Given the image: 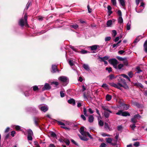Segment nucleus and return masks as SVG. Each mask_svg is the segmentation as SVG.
<instances>
[{
	"label": "nucleus",
	"instance_id": "412c9836",
	"mask_svg": "<svg viewBox=\"0 0 147 147\" xmlns=\"http://www.w3.org/2000/svg\"><path fill=\"white\" fill-rule=\"evenodd\" d=\"M94 120V117L92 115H90L88 117V121L90 123L92 122Z\"/></svg>",
	"mask_w": 147,
	"mask_h": 147
},
{
	"label": "nucleus",
	"instance_id": "0eeeda50",
	"mask_svg": "<svg viewBox=\"0 0 147 147\" xmlns=\"http://www.w3.org/2000/svg\"><path fill=\"white\" fill-rule=\"evenodd\" d=\"M57 123L59 125H62L61 126V127L64 128L65 129H69V127L65 126V124L64 123H63L61 121H57Z\"/></svg>",
	"mask_w": 147,
	"mask_h": 147
},
{
	"label": "nucleus",
	"instance_id": "ea45409f",
	"mask_svg": "<svg viewBox=\"0 0 147 147\" xmlns=\"http://www.w3.org/2000/svg\"><path fill=\"white\" fill-rule=\"evenodd\" d=\"M123 65H124L127 66L128 65V63L127 60H124L123 61Z\"/></svg>",
	"mask_w": 147,
	"mask_h": 147
},
{
	"label": "nucleus",
	"instance_id": "a878e982",
	"mask_svg": "<svg viewBox=\"0 0 147 147\" xmlns=\"http://www.w3.org/2000/svg\"><path fill=\"white\" fill-rule=\"evenodd\" d=\"M119 1L120 4L123 6L124 7L125 5V1L124 0H118Z\"/></svg>",
	"mask_w": 147,
	"mask_h": 147
},
{
	"label": "nucleus",
	"instance_id": "e433bc0d",
	"mask_svg": "<svg viewBox=\"0 0 147 147\" xmlns=\"http://www.w3.org/2000/svg\"><path fill=\"white\" fill-rule=\"evenodd\" d=\"M83 112L84 115L86 116H88V115L87 114V110L85 107H84L83 108Z\"/></svg>",
	"mask_w": 147,
	"mask_h": 147
},
{
	"label": "nucleus",
	"instance_id": "f3484780",
	"mask_svg": "<svg viewBox=\"0 0 147 147\" xmlns=\"http://www.w3.org/2000/svg\"><path fill=\"white\" fill-rule=\"evenodd\" d=\"M79 136L80 138V139L83 140H84L85 141H87L88 140V138H87L86 137V136H81L80 135H79Z\"/></svg>",
	"mask_w": 147,
	"mask_h": 147
},
{
	"label": "nucleus",
	"instance_id": "c9c22d12",
	"mask_svg": "<svg viewBox=\"0 0 147 147\" xmlns=\"http://www.w3.org/2000/svg\"><path fill=\"white\" fill-rule=\"evenodd\" d=\"M70 26L71 28H73L75 29H77L78 27V26L77 24L71 25Z\"/></svg>",
	"mask_w": 147,
	"mask_h": 147
},
{
	"label": "nucleus",
	"instance_id": "052dcab7",
	"mask_svg": "<svg viewBox=\"0 0 147 147\" xmlns=\"http://www.w3.org/2000/svg\"><path fill=\"white\" fill-rule=\"evenodd\" d=\"M111 39V38L110 37H107L105 38V41H108L110 40Z\"/></svg>",
	"mask_w": 147,
	"mask_h": 147
},
{
	"label": "nucleus",
	"instance_id": "79ce46f5",
	"mask_svg": "<svg viewBox=\"0 0 147 147\" xmlns=\"http://www.w3.org/2000/svg\"><path fill=\"white\" fill-rule=\"evenodd\" d=\"M119 44H118V43H117L116 44H113L112 45V48H115V47H116V48L117 47L119 46Z\"/></svg>",
	"mask_w": 147,
	"mask_h": 147
},
{
	"label": "nucleus",
	"instance_id": "6e6552de",
	"mask_svg": "<svg viewBox=\"0 0 147 147\" xmlns=\"http://www.w3.org/2000/svg\"><path fill=\"white\" fill-rule=\"evenodd\" d=\"M51 88V86L48 83H46L44 86L42 88V90L44 91L45 90H48Z\"/></svg>",
	"mask_w": 147,
	"mask_h": 147
},
{
	"label": "nucleus",
	"instance_id": "603ef678",
	"mask_svg": "<svg viewBox=\"0 0 147 147\" xmlns=\"http://www.w3.org/2000/svg\"><path fill=\"white\" fill-rule=\"evenodd\" d=\"M111 2L113 5H116V0H111Z\"/></svg>",
	"mask_w": 147,
	"mask_h": 147
},
{
	"label": "nucleus",
	"instance_id": "e2e57ef3",
	"mask_svg": "<svg viewBox=\"0 0 147 147\" xmlns=\"http://www.w3.org/2000/svg\"><path fill=\"white\" fill-rule=\"evenodd\" d=\"M88 136L90 138H92V137L91 136L90 134L88 132H86V134L84 136Z\"/></svg>",
	"mask_w": 147,
	"mask_h": 147
},
{
	"label": "nucleus",
	"instance_id": "423d86ee",
	"mask_svg": "<svg viewBox=\"0 0 147 147\" xmlns=\"http://www.w3.org/2000/svg\"><path fill=\"white\" fill-rule=\"evenodd\" d=\"M106 142L107 143L111 144V145L113 146H115L116 144L117 143V140H114V143L112 142L113 140L110 138H106Z\"/></svg>",
	"mask_w": 147,
	"mask_h": 147
},
{
	"label": "nucleus",
	"instance_id": "774afa93",
	"mask_svg": "<svg viewBox=\"0 0 147 147\" xmlns=\"http://www.w3.org/2000/svg\"><path fill=\"white\" fill-rule=\"evenodd\" d=\"M16 134V132L15 131H12L11 132V135L13 137H14V134Z\"/></svg>",
	"mask_w": 147,
	"mask_h": 147
},
{
	"label": "nucleus",
	"instance_id": "09e8293b",
	"mask_svg": "<svg viewBox=\"0 0 147 147\" xmlns=\"http://www.w3.org/2000/svg\"><path fill=\"white\" fill-rule=\"evenodd\" d=\"M32 136L28 135V140H32Z\"/></svg>",
	"mask_w": 147,
	"mask_h": 147
},
{
	"label": "nucleus",
	"instance_id": "b1692460",
	"mask_svg": "<svg viewBox=\"0 0 147 147\" xmlns=\"http://www.w3.org/2000/svg\"><path fill=\"white\" fill-rule=\"evenodd\" d=\"M118 23L121 24L123 23V19L121 16H119L118 18Z\"/></svg>",
	"mask_w": 147,
	"mask_h": 147
},
{
	"label": "nucleus",
	"instance_id": "6ab92c4d",
	"mask_svg": "<svg viewBox=\"0 0 147 147\" xmlns=\"http://www.w3.org/2000/svg\"><path fill=\"white\" fill-rule=\"evenodd\" d=\"M123 86V85L120 83H118L116 84V86L115 87L119 89H121V87Z\"/></svg>",
	"mask_w": 147,
	"mask_h": 147
},
{
	"label": "nucleus",
	"instance_id": "20e7f679",
	"mask_svg": "<svg viewBox=\"0 0 147 147\" xmlns=\"http://www.w3.org/2000/svg\"><path fill=\"white\" fill-rule=\"evenodd\" d=\"M109 62L112 64L115 68H117V66L118 63L117 60L115 59H110L109 60Z\"/></svg>",
	"mask_w": 147,
	"mask_h": 147
},
{
	"label": "nucleus",
	"instance_id": "dca6fc26",
	"mask_svg": "<svg viewBox=\"0 0 147 147\" xmlns=\"http://www.w3.org/2000/svg\"><path fill=\"white\" fill-rule=\"evenodd\" d=\"M98 47H99L98 45H95L90 47V48L91 50H95L97 49Z\"/></svg>",
	"mask_w": 147,
	"mask_h": 147
},
{
	"label": "nucleus",
	"instance_id": "69168bd1",
	"mask_svg": "<svg viewBox=\"0 0 147 147\" xmlns=\"http://www.w3.org/2000/svg\"><path fill=\"white\" fill-rule=\"evenodd\" d=\"M81 118L84 121H85L86 119V118L85 116L83 115H81Z\"/></svg>",
	"mask_w": 147,
	"mask_h": 147
},
{
	"label": "nucleus",
	"instance_id": "7ed1b4c3",
	"mask_svg": "<svg viewBox=\"0 0 147 147\" xmlns=\"http://www.w3.org/2000/svg\"><path fill=\"white\" fill-rule=\"evenodd\" d=\"M58 80L63 83L64 86L66 85L69 82V79L66 77L62 76L58 78Z\"/></svg>",
	"mask_w": 147,
	"mask_h": 147
},
{
	"label": "nucleus",
	"instance_id": "72a5a7b5",
	"mask_svg": "<svg viewBox=\"0 0 147 147\" xmlns=\"http://www.w3.org/2000/svg\"><path fill=\"white\" fill-rule=\"evenodd\" d=\"M136 73H139L142 71V70L140 69V67H137L136 68Z\"/></svg>",
	"mask_w": 147,
	"mask_h": 147
},
{
	"label": "nucleus",
	"instance_id": "aec40b11",
	"mask_svg": "<svg viewBox=\"0 0 147 147\" xmlns=\"http://www.w3.org/2000/svg\"><path fill=\"white\" fill-rule=\"evenodd\" d=\"M52 72L53 73L55 72L56 71H58V70L57 69V66L56 65H52Z\"/></svg>",
	"mask_w": 147,
	"mask_h": 147
},
{
	"label": "nucleus",
	"instance_id": "cd10ccee",
	"mask_svg": "<svg viewBox=\"0 0 147 147\" xmlns=\"http://www.w3.org/2000/svg\"><path fill=\"white\" fill-rule=\"evenodd\" d=\"M112 21L110 20L108 21L107 23V25L108 26H111L112 24Z\"/></svg>",
	"mask_w": 147,
	"mask_h": 147
},
{
	"label": "nucleus",
	"instance_id": "5fc2aeb1",
	"mask_svg": "<svg viewBox=\"0 0 147 147\" xmlns=\"http://www.w3.org/2000/svg\"><path fill=\"white\" fill-rule=\"evenodd\" d=\"M51 135L54 137H56V136L55 133L53 132H51Z\"/></svg>",
	"mask_w": 147,
	"mask_h": 147
},
{
	"label": "nucleus",
	"instance_id": "1a4fd4ad",
	"mask_svg": "<svg viewBox=\"0 0 147 147\" xmlns=\"http://www.w3.org/2000/svg\"><path fill=\"white\" fill-rule=\"evenodd\" d=\"M104 127L106 129L108 130L109 131H111L112 130L111 125H108L106 122L105 123Z\"/></svg>",
	"mask_w": 147,
	"mask_h": 147
},
{
	"label": "nucleus",
	"instance_id": "473e14b6",
	"mask_svg": "<svg viewBox=\"0 0 147 147\" xmlns=\"http://www.w3.org/2000/svg\"><path fill=\"white\" fill-rule=\"evenodd\" d=\"M137 118H135L134 116L133 118L131 119V121L133 123H136L137 122Z\"/></svg>",
	"mask_w": 147,
	"mask_h": 147
},
{
	"label": "nucleus",
	"instance_id": "de8ad7c7",
	"mask_svg": "<svg viewBox=\"0 0 147 147\" xmlns=\"http://www.w3.org/2000/svg\"><path fill=\"white\" fill-rule=\"evenodd\" d=\"M15 128L18 131H20L21 129V127L19 126L16 125L15 126Z\"/></svg>",
	"mask_w": 147,
	"mask_h": 147
},
{
	"label": "nucleus",
	"instance_id": "c85d7f7f",
	"mask_svg": "<svg viewBox=\"0 0 147 147\" xmlns=\"http://www.w3.org/2000/svg\"><path fill=\"white\" fill-rule=\"evenodd\" d=\"M102 87L105 89H108V85L106 84H103L101 86Z\"/></svg>",
	"mask_w": 147,
	"mask_h": 147
},
{
	"label": "nucleus",
	"instance_id": "2eb2a0df",
	"mask_svg": "<svg viewBox=\"0 0 147 147\" xmlns=\"http://www.w3.org/2000/svg\"><path fill=\"white\" fill-rule=\"evenodd\" d=\"M28 111L33 113H37V111L36 110L35 108H30L28 109Z\"/></svg>",
	"mask_w": 147,
	"mask_h": 147
},
{
	"label": "nucleus",
	"instance_id": "4c0bfd02",
	"mask_svg": "<svg viewBox=\"0 0 147 147\" xmlns=\"http://www.w3.org/2000/svg\"><path fill=\"white\" fill-rule=\"evenodd\" d=\"M129 108V106L126 104H124L123 105V108L124 109L127 110Z\"/></svg>",
	"mask_w": 147,
	"mask_h": 147
},
{
	"label": "nucleus",
	"instance_id": "bf43d9fd",
	"mask_svg": "<svg viewBox=\"0 0 147 147\" xmlns=\"http://www.w3.org/2000/svg\"><path fill=\"white\" fill-rule=\"evenodd\" d=\"M109 84L111 86L114 87H115V86H116V84L113 82L109 83Z\"/></svg>",
	"mask_w": 147,
	"mask_h": 147
},
{
	"label": "nucleus",
	"instance_id": "4be33fe9",
	"mask_svg": "<svg viewBox=\"0 0 147 147\" xmlns=\"http://www.w3.org/2000/svg\"><path fill=\"white\" fill-rule=\"evenodd\" d=\"M107 9L108 10V13H109V15H110L112 13L111 11V7L110 6L108 5L107 6Z\"/></svg>",
	"mask_w": 147,
	"mask_h": 147
},
{
	"label": "nucleus",
	"instance_id": "58836bf2",
	"mask_svg": "<svg viewBox=\"0 0 147 147\" xmlns=\"http://www.w3.org/2000/svg\"><path fill=\"white\" fill-rule=\"evenodd\" d=\"M28 135L33 136V133L31 129H29L28 131Z\"/></svg>",
	"mask_w": 147,
	"mask_h": 147
},
{
	"label": "nucleus",
	"instance_id": "864d4df0",
	"mask_svg": "<svg viewBox=\"0 0 147 147\" xmlns=\"http://www.w3.org/2000/svg\"><path fill=\"white\" fill-rule=\"evenodd\" d=\"M122 111L120 110L118 112H117L116 114L119 115H122Z\"/></svg>",
	"mask_w": 147,
	"mask_h": 147
},
{
	"label": "nucleus",
	"instance_id": "0e129e2a",
	"mask_svg": "<svg viewBox=\"0 0 147 147\" xmlns=\"http://www.w3.org/2000/svg\"><path fill=\"white\" fill-rule=\"evenodd\" d=\"M69 65L71 66H72L74 65V63L73 62V61H71V60H69Z\"/></svg>",
	"mask_w": 147,
	"mask_h": 147
},
{
	"label": "nucleus",
	"instance_id": "7c9ffc66",
	"mask_svg": "<svg viewBox=\"0 0 147 147\" xmlns=\"http://www.w3.org/2000/svg\"><path fill=\"white\" fill-rule=\"evenodd\" d=\"M131 22H129L128 23L127 25L126 29L127 30H129L130 29L131 26Z\"/></svg>",
	"mask_w": 147,
	"mask_h": 147
},
{
	"label": "nucleus",
	"instance_id": "a211bd4d",
	"mask_svg": "<svg viewBox=\"0 0 147 147\" xmlns=\"http://www.w3.org/2000/svg\"><path fill=\"white\" fill-rule=\"evenodd\" d=\"M68 102L69 103L73 105H74L76 103L75 100L73 99H71L68 100Z\"/></svg>",
	"mask_w": 147,
	"mask_h": 147
},
{
	"label": "nucleus",
	"instance_id": "5701e85b",
	"mask_svg": "<svg viewBox=\"0 0 147 147\" xmlns=\"http://www.w3.org/2000/svg\"><path fill=\"white\" fill-rule=\"evenodd\" d=\"M112 96L111 95H110L109 94H107L106 96V100L108 101H110L112 98Z\"/></svg>",
	"mask_w": 147,
	"mask_h": 147
},
{
	"label": "nucleus",
	"instance_id": "a18cd8bd",
	"mask_svg": "<svg viewBox=\"0 0 147 147\" xmlns=\"http://www.w3.org/2000/svg\"><path fill=\"white\" fill-rule=\"evenodd\" d=\"M33 90L34 91H36L38 90V86H34L33 87Z\"/></svg>",
	"mask_w": 147,
	"mask_h": 147
},
{
	"label": "nucleus",
	"instance_id": "ddd939ff",
	"mask_svg": "<svg viewBox=\"0 0 147 147\" xmlns=\"http://www.w3.org/2000/svg\"><path fill=\"white\" fill-rule=\"evenodd\" d=\"M34 122L35 124L36 125L38 126V122L39 121V119L38 118L35 117L34 118Z\"/></svg>",
	"mask_w": 147,
	"mask_h": 147
},
{
	"label": "nucleus",
	"instance_id": "37998d69",
	"mask_svg": "<svg viewBox=\"0 0 147 147\" xmlns=\"http://www.w3.org/2000/svg\"><path fill=\"white\" fill-rule=\"evenodd\" d=\"M134 117L136 118L137 119H139L141 118V116L138 114L135 115Z\"/></svg>",
	"mask_w": 147,
	"mask_h": 147
},
{
	"label": "nucleus",
	"instance_id": "f704fd0d",
	"mask_svg": "<svg viewBox=\"0 0 147 147\" xmlns=\"http://www.w3.org/2000/svg\"><path fill=\"white\" fill-rule=\"evenodd\" d=\"M98 125L101 127H102L104 125L103 122L101 120H99L98 121Z\"/></svg>",
	"mask_w": 147,
	"mask_h": 147
},
{
	"label": "nucleus",
	"instance_id": "39448f33",
	"mask_svg": "<svg viewBox=\"0 0 147 147\" xmlns=\"http://www.w3.org/2000/svg\"><path fill=\"white\" fill-rule=\"evenodd\" d=\"M39 109L42 111L46 112L48 110V108L47 106L40 105L38 106Z\"/></svg>",
	"mask_w": 147,
	"mask_h": 147
},
{
	"label": "nucleus",
	"instance_id": "338daca9",
	"mask_svg": "<svg viewBox=\"0 0 147 147\" xmlns=\"http://www.w3.org/2000/svg\"><path fill=\"white\" fill-rule=\"evenodd\" d=\"M125 52V51L123 50H120L118 51V53L119 54L122 55Z\"/></svg>",
	"mask_w": 147,
	"mask_h": 147
},
{
	"label": "nucleus",
	"instance_id": "6e6d98bb",
	"mask_svg": "<svg viewBox=\"0 0 147 147\" xmlns=\"http://www.w3.org/2000/svg\"><path fill=\"white\" fill-rule=\"evenodd\" d=\"M80 52L82 54H85L87 53V51L86 50H82Z\"/></svg>",
	"mask_w": 147,
	"mask_h": 147
},
{
	"label": "nucleus",
	"instance_id": "393cba45",
	"mask_svg": "<svg viewBox=\"0 0 147 147\" xmlns=\"http://www.w3.org/2000/svg\"><path fill=\"white\" fill-rule=\"evenodd\" d=\"M130 114L127 112H123L122 113V116H129Z\"/></svg>",
	"mask_w": 147,
	"mask_h": 147
},
{
	"label": "nucleus",
	"instance_id": "49530a36",
	"mask_svg": "<svg viewBox=\"0 0 147 147\" xmlns=\"http://www.w3.org/2000/svg\"><path fill=\"white\" fill-rule=\"evenodd\" d=\"M140 40V39L138 37L136 38L135 40L134 41L133 43L136 44Z\"/></svg>",
	"mask_w": 147,
	"mask_h": 147
},
{
	"label": "nucleus",
	"instance_id": "680f3d73",
	"mask_svg": "<svg viewBox=\"0 0 147 147\" xmlns=\"http://www.w3.org/2000/svg\"><path fill=\"white\" fill-rule=\"evenodd\" d=\"M112 33L114 36H115L117 35V32L115 30H113Z\"/></svg>",
	"mask_w": 147,
	"mask_h": 147
},
{
	"label": "nucleus",
	"instance_id": "c03bdc74",
	"mask_svg": "<svg viewBox=\"0 0 147 147\" xmlns=\"http://www.w3.org/2000/svg\"><path fill=\"white\" fill-rule=\"evenodd\" d=\"M130 127H131L132 130H134L135 127H136L135 123L132 124V125H130Z\"/></svg>",
	"mask_w": 147,
	"mask_h": 147
},
{
	"label": "nucleus",
	"instance_id": "f8f14e48",
	"mask_svg": "<svg viewBox=\"0 0 147 147\" xmlns=\"http://www.w3.org/2000/svg\"><path fill=\"white\" fill-rule=\"evenodd\" d=\"M143 47L144 51L146 53H147V40L145 42L144 44Z\"/></svg>",
	"mask_w": 147,
	"mask_h": 147
},
{
	"label": "nucleus",
	"instance_id": "4468645a",
	"mask_svg": "<svg viewBox=\"0 0 147 147\" xmlns=\"http://www.w3.org/2000/svg\"><path fill=\"white\" fill-rule=\"evenodd\" d=\"M98 58L101 59L100 61H103L107 60L109 59V57L108 56H106L103 57H99Z\"/></svg>",
	"mask_w": 147,
	"mask_h": 147
},
{
	"label": "nucleus",
	"instance_id": "9d476101",
	"mask_svg": "<svg viewBox=\"0 0 147 147\" xmlns=\"http://www.w3.org/2000/svg\"><path fill=\"white\" fill-rule=\"evenodd\" d=\"M124 67V65L123 64L120 63L117 66V68H115V69H117L123 70Z\"/></svg>",
	"mask_w": 147,
	"mask_h": 147
},
{
	"label": "nucleus",
	"instance_id": "13d9d810",
	"mask_svg": "<svg viewBox=\"0 0 147 147\" xmlns=\"http://www.w3.org/2000/svg\"><path fill=\"white\" fill-rule=\"evenodd\" d=\"M106 70L108 71L109 72H110L112 71V69L111 67L106 68Z\"/></svg>",
	"mask_w": 147,
	"mask_h": 147
},
{
	"label": "nucleus",
	"instance_id": "2f4dec72",
	"mask_svg": "<svg viewBox=\"0 0 147 147\" xmlns=\"http://www.w3.org/2000/svg\"><path fill=\"white\" fill-rule=\"evenodd\" d=\"M83 66L84 68L87 70H88L89 69L88 65L84 64Z\"/></svg>",
	"mask_w": 147,
	"mask_h": 147
},
{
	"label": "nucleus",
	"instance_id": "3c124183",
	"mask_svg": "<svg viewBox=\"0 0 147 147\" xmlns=\"http://www.w3.org/2000/svg\"><path fill=\"white\" fill-rule=\"evenodd\" d=\"M60 94L61 96V97H63L65 96V94L63 93V92L61 91L60 92Z\"/></svg>",
	"mask_w": 147,
	"mask_h": 147
},
{
	"label": "nucleus",
	"instance_id": "f257e3e1",
	"mask_svg": "<svg viewBox=\"0 0 147 147\" xmlns=\"http://www.w3.org/2000/svg\"><path fill=\"white\" fill-rule=\"evenodd\" d=\"M27 16L26 13L24 15V19H21L19 22V24L22 27H23L24 25L26 26H28V24L27 23Z\"/></svg>",
	"mask_w": 147,
	"mask_h": 147
},
{
	"label": "nucleus",
	"instance_id": "a19ab883",
	"mask_svg": "<svg viewBox=\"0 0 147 147\" xmlns=\"http://www.w3.org/2000/svg\"><path fill=\"white\" fill-rule=\"evenodd\" d=\"M134 86H140V87H143V86L140 83H134Z\"/></svg>",
	"mask_w": 147,
	"mask_h": 147
},
{
	"label": "nucleus",
	"instance_id": "4d7b16f0",
	"mask_svg": "<svg viewBox=\"0 0 147 147\" xmlns=\"http://www.w3.org/2000/svg\"><path fill=\"white\" fill-rule=\"evenodd\" d=\"M140 144L139 142H135L134 144V146H138Z\"/></svg>",
	"mask_w": 147,
	"mask_h": 147
},
{
	"label": "nucleus",
	"instance_id": "9b49d317",
	"mask_svg": "<svg viewBox=\"0 0 147 147\" xmlns=\"http://www.w3.org/2000/svg\"><path fill=\"white\" fill-rule=\"evenodd\" d=\"M80 132L81 134L84 136L86 134L87 132L86 131H84V127H82L80 128Z\"/></svg>",
	"mask_w": 147,
	"mask_h": 147
},
{
	"label": "nucleus",
	"instance_id": "bb28decb",
	"mask_svg": "<svg viewBox=\"0 0 147 147\" xmlns=\"http://www.w3.org/2000/svg\"><path fill=\"white\" fill-rule=\"evenodd\" d=\"M128 75L130 78H132L133 77L134 74L132 71H130L128 72Z\"/></svg>",
	"mask_w": 147,
	"mask_h": 147
},
{
	"label": "nucleus",
	"instance_id": "8fccbe9b",
	"mask_svg": "<svg viewBox=\"0 0 147 147\" xmlns=\"http://www.w3.org/2000/svg\"><path fill=\"white\" fill-rule=\"evenodd\" d=\"M64 123L65 124V126H67V125H70L71 124L70 122L69 121H64Z\"/></svg>",
	"mask_w": 147,
	"mask_h": 147
},
{
	"label": "nucleus",
	"instance_id": "c756f323",
	"mask_svg": "<svg viewBox=\"0 0 147 147\" xmlns=\"http://www.w3.org/2000/svg\"><path fill=\"white\" fill-rule=\"evenodd\" d=\"M121 76L123 77L126 78L130 82V79L129 77H128L127 75L125 74H122Z\"/></svg>",
	"mask_w": 147,
	"mask_h": 147
},
{
	"label": "nucleus",
	"instance_id": "f03ea898",
	"mask_svg": "<svg viewBox=\"0 0 147 147\" xmlns=\"http://www.w3.org/2000/svg\"><path fill=\"white\" fill-rule=\"evenodd\" d=\"M102 108L104 111V115L105 117L106 118H108L109 116L110 113H112V111H110L108 107L107 106H102Z\"/></svg>",
	"mask_w": 147,
	"mask_h": 147
}]
</instances>
